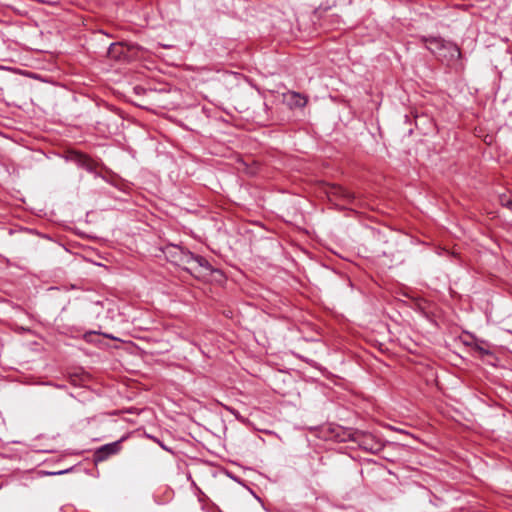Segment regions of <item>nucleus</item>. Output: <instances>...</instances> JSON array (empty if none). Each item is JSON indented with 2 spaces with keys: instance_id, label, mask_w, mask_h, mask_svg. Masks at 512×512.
<instances>
[{
  "instance_id": "1",
  "label": "nucleus",
  "mask_w": 512,
  "mask_h": 512,
  "mask_svg": "<svg viewBox=\"0 0 512 512\" xmlns=\"http://www.w3.org/2000/svg\"><path fill=\"white\" fill-rule=\"evenodd\" d=\"M427 48L439 57L447 58L450 60L460 56V51L456 45L451 42H445L442 38L431 37L425 40Z\"/></svg>"
},
{
  "instance_id": "2",
  "label": "nucleus",
  "mask_w": 512,
  "mask_h": 512,
  "mask_svg": "<svg viewBox=\"0 0 512 512\" xmlns=\"http://www.w3.org/2000/svg\"><path fill=\"white\" fill-rule=\"evenodd\" d=\"M354 435V442L363 450L370 453H378L383 448V443L370 432L357 430Z\"/></svg>"
},
{
  "instance_id": "3",
  "label": "nucleus",
  "mask_w": 512,
  "mask_h": 512,
  "mask_svg": "<svg viewBox=\"0 0 512 512\" xmlns=\"http://www.w3.org/2000/svg\"><path fill=\"white\" fill-rule=\"evenodd\" d=\"M326 193L330 200L343 201L344 203H354L356 196L353 192L338 185L330 184L326 190Z\"/></svg>"
},
{
  "instance_id": "4",
  "label": "nucleus",
  "mask_w": 512,
  "mask_h": 512,
  "mask_svg": "<svg viewBox=\"0 0 512 512\" xmlns=\"http://www.w3.org/2000/svg\"><path fill=\"white\" fill-rule=\"evenodd\" d=\"M195 265L192 266V275L197 278L206 277L212 275L213 273H219L218 269H214L211 264L202 256L196 255Z\"/></svg>"
},
{
  "instance_id": "5",
  "label": "nucleus",
  "mask_w": 512,
  "mask_h": 512,
  "mask_svg": "<svg viewBox=\"0 0 512 512\" xmlns=\"http://www.w3.org/2000/svg\"><path fill=\"white\" fill-rule=\"evenodd\" d=\"M124 438L101 446L94 453L95 462H102L106 460L111 455L117 454L121 449V442Z\"/></svg>"
},
{
  "instance_id": "6",
  "label": "nucleus",
  "mask_w": 512,
  "mask_h": 512,
  "mask_svg": "<svg viewBox=\"0 0 512 512\" xmlns=\"http://www.w3.org/2000/svg\"><path fill=\"white\" fill-rule=\"evenodd\" d=\"M284 101L290 108H303L308 102V98L295 91H288L283 94Z\"/></svg>"
},
{
  "instance_id": "7",
  "label": "nucleus",
  "mask_w": 512,
  "mask_h": 512,
  "mask_svg": "<svg viewBox=\"0 0 512 512\" xmlns=\"http://www.w3.org/2000/svg\"><path fill=\"white\" fill-rule=\"evenodd\" d=\"M178 254H180V258L173 259L172 262L175 265L182 267L184 270H186L187 272L192 274V271H193L192 266H194L196 263L195 262L196 255H194L190 251H178Z\"/></svg>"
},
{
  "instance_id": "8",
  "label": "nucleus",
  "mask_w": 512,
  "mask_h": 512,
  "mask_svg": "<svg viewBox=\"0 0 512 512\" xmlns=\"http://www.w3.org/2000/svg\"><path fill=\"white\" fill-rule=\"evenodd\" d=\"M357 430L358 429L339 427L335 433V438L339 442H347V441L354 442L353 434H355V432H357Z\"/></svg>"
},
{
  "instance_id": "9",
  "label": "nucleus",
  "mask_w": 512,
  "mask_h": 512,
  "mask_svg": "<svg viewBox=\"0 0 512 512\" xmlns=\"http://www.w3.org/2000/svg\"><path fill=\"white\" fill-rule=\"evenodd\" d=\"M76 164L86 169L87 171L94 170V162L86 155L81 153H75L72 158Z\"/></svg>"
},
{
  "instance_id": "10",
  "label": "nucleus",
  "mask_w": 512,
  "mask_h": 512,
  "mask_svg": "<svg viewBox=\"0 0 512 512\" xmlns=\"http://www.w3.org/2000/svg\"><path fill=\"white\" fill-rule=\"evenodd\" d=\"M108 56L111 58V59H114V60H117V61H121V60H126V54L124 52V47L120 44H111L109 49H108Z\"/></svg>"
},
{
  "instance_id": "11",
  "label": "nucleus",
  "mask_w": 512,
  "mask_h": 512,
  "mask_svg": "<svg viewBox=\"0 0 512 512\" xmlns=\"http://www.w3.org/2000/svg\"><path fill=\"white\" fill-rule=\"evenodd\" d=\"M178 251H184V250L181 249L178 246H171L168 249L167 257L170 259L171 262H172L173 259H179L180 258V254H178Z\"/></svg>"
},
{
  "instance_id": "12",
  "label": "nucleus",
  "mask_w": 512,
  "mask_h": 512,
  "mask_svg": "<svg viewBox=\"0 0 512 512\" xmlns=\"http://www.w3.org/2000/svg\"><path fill=\"white\" fill-rule=\"evenodd\" d=\"M499 201L503 207L512 211V198H509L507 195H500Z\"/></svg>"
},
{
  "instance_id": "13",
  "label": "nucleus",
  "mask_w": 512,
  "mask_h": 512,
  "mask_svg": "<svg viewBox=\"0 0 512 512\" xmlns=\"http://www.w3.org/2000/svg\"><path fill=\"white\" fill-rule=\"evenodd\" d=\"M14 71L17 72V73H20V74H23V75H26V76L38 79V76H36L35 74L26 73V72H23V71H20V70H14Z\"/></svg>"
},
{
  "instance_id": "14",
  "label": "nucleus",
  "mask_w": 512,
  "mask_h": 512,
  "mask_svg": "<svg viewBox=\"0 0 512 512\" xmlns=\"http://www.w3.org/2000/svg\"><path fill=\"white\" fill-rule=\"evenodd\" d=\"M226 409H227L230 413H232L233 415H235L237 418H239V414H238V412H237L235 409L230 408V407H226Z\"/></svg>"
},
{
  "instance_id": "15",
  "label": "nucleus",
  "mask_w": 512,
  "mask_h": 512,
  "mask_svg": "<svg viewBox=\"0 0 512 512\" xmlns=\"http://www.w3.org/2000/svg\"><path fill=\"white\" fill-rule=\"evenodd\" d=\"M103 336H104V337H106V338H109V339H114V340L116 339V338H115V337H113L112 335L105 334V333L103 334Z\"/></svg>"
},
{
  "instance_id": "16",
  "label": "nucleus",
  "mask_w": 512,
  "mask_h": 512,
  "mask_svg": "<svg viewBox=\"0 0 512 512\" xmlns=\"http://www.w3.org/2000/svg\"><path fill=\"white\" fill-rule=\"evenodd\" d=\"M0 67H1V68H5V69H8V70H12V69H11L10 67H8V66L1 65Z\"/></svg>"
},
{
  "instance_id": "17",
  "label": "nucleus",
  "mask_w": 512,
  "mask_h": 512,
  "mask_svg": "<svg viewBox=\"0 0 512 512\" xmlns=\"http://www.w3.org/2000/svg\"><path fill=\"white\" fill-rule=\"evenodd\" d=\"M480 351L483 352V353H488V351H486V350H484L482 348H480Z\"/></svg>"
}]
</instances>
